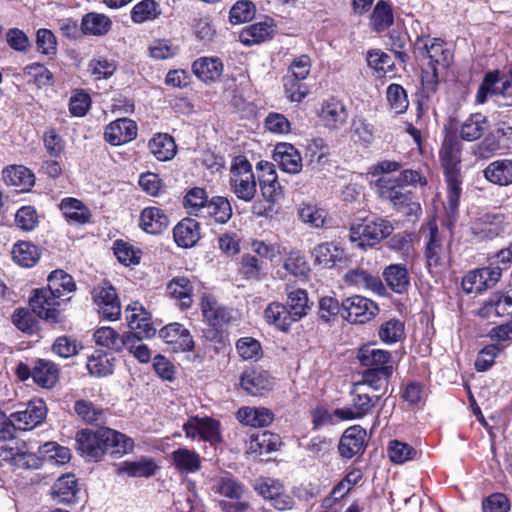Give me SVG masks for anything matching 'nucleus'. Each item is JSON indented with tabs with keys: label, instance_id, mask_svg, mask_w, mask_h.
<instances>
[{
	"label": "nucleus",
	"instance_id": "f257e3e1",
	"mask_svg": "<svg viewBox=\"0 0 512 512\" xmlns=\"http://www.w3.org/2000/svg\"><path fill=\"white\" fill-rule=\"evenodd\" d=\"M76 448L82 456L98 461L105 452L123 455L131 451L134 442L125 434L111 428H100L96 431L82 429L76 434Z\"/></svg>",
	"mask_w": 512,
	"mask_h": 512
},
{
	"label": "nucleus",
	"instance_id": "f03ea898",
	"mask_svg": "<svg viewBox=\"0 0 512 512\" xmlns=\"http://www.w3.org/2000/svg\"><path fill=\"white\" fill-rule=\"evenodd\" d=\"M442 167L444 169L448 195L447 202L453 211L458 207L461 195V143L455 136H447L439 152Z\"/></svg>",
	"mask_w": 512,
	"mask_h": 512
},
{
	"label": "nucleus",
	"instance_id": "7ed1b4c3",
	"mask_svg": "<svg viewBox=\"0 0 512 512\" xmlns=\"http://www.w3.org/2000/svg\"><path fill=\"white\" fill-rule=\"evenodd\" d=\"M394 230L387 219L381 217L364 218L350 227L349 239L362 250L372 248L389 237Z\"/></svg>",
	"mask_w": 512,
	"mask_h": 512
},
{
	"label": "nucleus",
	"instance_id": "20e7f679",
	"mask_svg": "<svg viewBox=\"0 0 512 512\" xmlns=\"http://www.w3.org/2000/svg\"><path fill=\"white\" fill-rule=\"evenodd\" d=\"M231 192L245 202H251L257 194V183L251 163L243 156L235 157L229 169Z\"/></svg>",
	"mask_w": 512,
	"mask_h": 512
},
{
	"label": "nucleus",
	"instance_id": "39448f33",
	"mask_svg": "<svg viewBox=\"0 0 512 512\" xmlns=\"http://www.w3.org/2000/svg\"><path fill=\"white\" fill-rule=\"evenodd\" d=\"M423 53L429 58V70H425L422 75V83L429 91H434L438 82V75L441 70H445L452 61V53L445 48V43L439 38H433L423 43L421 48Z\"/></svg>",
	"mask_w": 512,
	"mask_h": 512
},
{
	"label": "nucleus",
	"instance_id": "423d86ee",
	"mask_svg": "<svg viewBox=\"0 0 512 512\" xmlns=\"http://www.w3.org/2000/svg\"><path fill=\"white\" fill-rule=\"evenodd\" d=\"M378 195L389 201L398 210L410 214L420 210V205L413 201L411 192L407 191L397 178L382 176L376 181Z\"/></svg>",
	"mask_w": 512,
	"mask_h": 512
},
{
	"label": "nucleus",
	"instance_id": "0eeeda50",
	"mask_svg": "<svg viewBox=\"0 0 512 512\" xmlns=\"http://www.w3.org/2000/svg\"><path fill=\"white\" fill-rule=\"evenodd\" d=\"M351 406L337 408L334 415L341 420L362 419L372 413L381 395H369L363 384L354 383L350 392Z\"/></svg>",
	"mask_w": 512,
	"mask_h": 512
},
{
	"label": "nucleus",
	"instance_id": "6e6552de",
	"mask_svg": "<svg viewBox=\"0 0 512 512\" xmlns=\"http://www.w3.org/2000/svg\"><path fill=\"white\" fill-rule=\"evenodd\" d=\"M213 490L221 496L234 501H219V506L224 512H244L248 509L249 504L242 501L245 494L244 486L236 480L229 477H221L216 480Z\"/></svg>",
	"mask_w": 512,
	"mask_h": 512
},
{
	"label": "nucleus",
	"instance_id": "1a4fd4ad",
	"mask_svg": "<svg viewBox=\"0 0 512 512\" xmlns=\"http://www.w3.org/2000/svg\"><path fill=\"white\" fill-rule=\"evenodd\" d=\"M94 303L99 314L110 321L118 320L121 315V304L115 288L108 281L99 283L92 292Z\"/></svg>",
	"mask_w": 512,
	"mask_h": 512
},
{
	"label": "nucleus",
	"instance_id": "9d476101",
	"mask_svg": "<svg viewBox=\"0 0 512 512\" xmlns=\"http://www.w3.org/2000/svg\"><path fill=\"white\" fill-rule=\"evenodd\" d=\"M502 270L498 266L469 271L462 279V288L468 294L482 293L493 288L500 280Z\"/></svg>",
	"mask_w": 512,
	"mask_h": 512
},
{
	"label": "nucleus",
	"instance_id": "9b49d317",
	"mask_svg": "<svg viewBox=\"0 0 512 512\" xmlns=\"http://www.w3.org/2000/svg\"><path fill=\"white\" fill-rule=\"evenodd\" d=\"M378 312V306L372 300L355 295L342 302V317L351 323H365Z\"/></svg>",
	"mask_w": 512,
	"mask_h": 512
},
{
	"label": "nucleus",
	"instance_id": "f8f14e48",
	"mask_svg": "<svg viewBox=\"0 0 512 512\" xmlns=\"http://www.w3.org/2000/svg\"><path fill=\"white\" fill-rule=\"evenodd\" d=\"M63 299L56 297V294L48 288L35 289L30 297L29 303L35 314L50 322H57L60 312L58 307Z\"/></svg>",
	"mask_w": 512,
	"mask_h": 512
},
{
	"label": "nucleus",
	"instance_id": "ddd939ff",
	"mask_svg": "<svg viewBox=\"0 0 512 512\" xmlns=\"http://www.w3.org/2000/svg\"><path fill=\"white\" fill-rule=\"evenodd\" d=\"M426 230L428 231V241L425 249L427 267L431 273L438 272L446 266L443 236L440 234L435 220L428 222L424 231Z\"/></svg>",
	"mask_w": 512,
	"mask_h": 512
},
{
	"label": "nucleus",
	"instance_id": "4468645a",
	"mask_svg": "<svg viewBox=\"0 0 512 512\" xmlns=\"http://www.w3.org/2000/svg\"><path fill=\"white\" fill-rule=\"evenodd\" d=\"M254 489L277 510H290L294 506V500L285 493L283 485L278 480L260 478L255 482Z\"/></svg>",
	"mask_w": 512,
	"mask_h": 512
},
{
	"label": "nucleus",
	"instance_id": "2eb2a0df",
	"mask_svg": "<svg viewBox=\"0 0 512 512\" xmlns=\"http://www.w3.org/2000/svg\"><path fill=\"white\" fill-rule=\"evenodd\" d=\"M47 408L43 400L36 399L30 401L24 410H19L11 414V423L14 429L30 430L45 419Z\"/></svg>",
	"mask_w": 512,
	"mask_h": 512
},
{
	"label": "nucleus",
	"instance_id": "dca6fc26",
	"mask_svg": "<svg viewBox=\"0 0 512 512\" xmlns=\"http://www.w3.org/2000/svg\"><path fill=\"white\" fill-rule=\"evenodd\" d=\"M159 337L171 346L174 352H189L194 348V340L190 331L184 325L174 322L159 331Z\"/></svg>",
	"mask_w": 512,
	"mask_h": 512
},
{
	"label": "nucleus",
	"instance_id": "f3484780",
	"mask_svg": "<svg viewBox=\"0 0 512 512\" xmlns=\"http://www.w3.org/2000/svg\"><path fill=\"white\" fill-rule=\"evenodd\" d=\"M356 358L358 359L361 366L366 369H380L382 367L395 369V362L393 360L391 352L376 348L372 344L361 346L357 350Z\"/></svg>",
	"mask_w": 512,
	"mask_h": 512
},
{
	"label": "nucleus",
	"instance_id": "a211bd4d",
	"mask_svg": "<svg viewBox=\"0 0 512 512\" xmlns=\"http://www.w3.org/2000/svg\"><path fill=\"white\" fill-rule=\"evenodd\" d=\"M477 314L482 318L512 315V295L504 291L493 292L478 309Z\"/></svg>",
	"mask_w": 512,
	"mask_h": 512
},
{
	"label": "nucleus",
	"instance_id": "6ab92c4d",
	"mask_svg": "<svg viewBox=\"0 0 512 512\" xmlns=\"http://www.w3.org/2000/svg\"><path fill=\"white\" fill-rule=\"evenodd\" d=\"M366 430L359 425L347 428L339 442V453L342 457L350 459L364 450Z\"/></svg>",
	"mask_w": 512,
	"mask_h": 512
},
{
	"label": "nucleus",
	"instance_id": "aec40b11",
	"mask_svg": "<svg viewBox=\"0 0 512 512\" xmlns=\"http://www.w3.org/2000/svg\"><path fill=\"white\" fill-rule=\"evenodd\" d=\"M137 135L136 123L128 118L111 122L105 129V139L112 145H121L133 140Z\"/></svg>",
	"mask_w": 512,
	"mask_h": 512
},
{
	"label": "nucleus",
	"instance_id": "412c9836",
	"mask_svg": "<svg viewBox=\"0 0 512 512\" xmlns=\"http://www.w3.org/2000/svg\"><path fill=\"white\" fill-rule=\"evenodd\" d=\"M344 282L358 290H369L379 295L385 291V287L378 276L360 268L349 270L344 275Z\"/></svg>",
	"mask_w": 512,
	"mask_h": 512
},
{
	"label": "nucleus",
	"instance_id": "4be33fe9",
	"mask_svg": "<svg viewBox=\"0 0 512 512\" xmlns=\"http://www.w3.org/2000/svg\"><path fill=\"white\" fill-rule=\"evenodd\" d=\"M201 311L207 323L215 328H222L231 319L230 311L211 295H204L202 297Z\"/></svg>",
	"mask_w": 512,
	"mask_h": 512
},
{
	"label": "nucleus",
	"instance_id": "5701e85b",
	"mask_svg": "<svg viewBox=\"0 0 512 512\" xmlns=\"http://www.w3.org/2000/svg\"><path fill=\"white\" fill-rule=\"evenodd\" d=\"M125 315L131 330L143 333L146 338L154 336L156 330L150 322V315L140 303L133 302L128 305Z\"/></svg>",
	"mask_w": 512,
	"mask_h": 512
},
{
	"label": "nucleus",
	"instance_id": "b1692460",
	"mask_svg": "<svg viewBox=\"0 0 512 512\" xmlns=\"http://www.w3.org/2000/svg\"><path fill=\"white\" fill-rule=\"evenodd\" d=\"M347 117L344 104L336 98L324 101L319 112L321 122L329 129H340L345 124Z\"/></svg>",
	"mask_w": 512,
	"mask_h": 512
},
{
	"label": "nucleus",
	"instance_id": "393cba45",
	"mask_svg": "<svg viewBox=\"0 0 512 512\" xmlns=\"http://www.w3.org/2000/svg\"><path fill=\"white\" fill-rule=\"evenodd\" d=\"M273 158L285 172L297 174L302 169L301 155L292 144H277L274 150Z\"/></svg>",
	"mask_w": 512,
	"mask_h": 512
},
{
	"label": "nucleus",
	"instance_id": "a878e982",
	"mask_svg": "<svg viewBox=\"0 0 512 512\" xmlns=\"http://www.w3.org/2000/svg\"><path fill=\"white\" fill-rule=\"evenodd\" d=\"M258 167L263 172L259 177L262 196L268 202L274 203L282 196L281 186L278 182L274 165L269 162H261Z\"/></svg>",
	"mask_w": 512,
	"mask_h": 512
},
{
	"label": "nucleus",
	"instance_id": "bb28decb",
	"mask_svg": "<svg viewBox=\"0 0 512 512\" xmlns=\"http://www.w3.org/2000/svg\"><path fill=\"white\" fill-rule=\"evenodd\" d=\"M240 384L247 393L257 396L269 391L273 382L266 371L247 369L242 373Z\"/></svg>",
	"mask_w": 512,
	"mask_h": 512
},
{
	"label": "nucleus",
	"instance_id": "cd10ccee",
	"mask_svg": "<svg viewBox=\"0 0 512 512\" xmlns=\"http://www.w3.org/2000/svg\"><path fill=\"white\" fill-rule=\"evenodd\" d=\"M274 25L272 19H266L245 27L239 35L241 43L246 46L260 44L272 38Z\"/></svg>",
	"mask_w": 512,
	"mask_h": 512
},
{
	"label": "nucleus",
	"instance_id": "c85d7f7f",
	"mask_svg": "<svg viewBox=\"0 0 512 512\" xmlns=\"http://www.w3.org/2000/svg\"><path fill=\"white\" fill-rule=\"evenodd\" d=\"M394 370L387 367L380 369H366L362 373L360 381L355 382L356 384H363L365 390L371 388L376 392L382 391L385 394L388 390L389 382L392 377Z\"/></svg>",
	"mask_w": 512,
	"mask_h": 512
},
{
	"label": "nucleus",
	"instance_id": "c756f323",
	"mask_svg": "<svg viewBox=\"0 0 512 512\" xmlns=\"http://www.w3.org/2000/svg\"><path fill=\"white\" fill-rule=\"evenodd\" d=\"M285 292L287 295L286 306L291 312V315L294 316V319L299 321L307 315V312L310 309L307 291L287 284Z\"/></svg>",
	"mask_w": 512,
	"mask_h": 512
},
{
	"label": "nucleus",
	"instance_id": "7c9ffc66",
	"mask_svg": "<svg viewBox=\"0 0 512 512\" xmlns=\"http://www.w3.org/2000/svg\"><path fill=\"white\" fill-rule=\"evenodd\" d=\"M174 240L178 246L192 247L200 238V227L197 221L186 218L173 229Z\"/></svg>",
	"mask_w": 512,
	"mask_h": 512
},
{
	"label": "nucleus",
	"instance_id": "2f4dec72",
	"mask_svg": "<svg viewBox=\"0 0 512 512\" xmlns=\"http://www.w3.org/2000/svg\"><path fill=\"white\" fill-rule=\"evenodd\" d=\"M388 287L395 293L402 294L410 286V277L404 264H391L383 271Z\"/></svg>",
	"mask_w": 512,
	"mask_h": 512
},
{
	"label": "nucleus",
	"instance_id": "473e14b6",
	"mask_svg": "<svg viewBox=\"0 0 512 512\" xmlns=\"http://www.w3.org/2000/svg\"><path fill=\"white\" fill-rule=\"evenodd\" d=\"M264 318L268 324L281 331H287L294 322H297L287 306L279 302H272L266 307Z\"/></svg>",
	"mask_w": 512,
	"mask_h": 512
},
{
	"label": "nucleus",
	"instance_id": "72a5a7b5",
	"mask_svg": "<svg viewBox=\"0 0 512 512\" xmlns=\"http://www.w3.org/2000/svg\"><path fill=\"white\" fill-rule=\"evenodd\" d=\"M192 69L203 82H215L222 74L223 64L219 58L201 57L194 61Z\"/></svg>",
	"mask_w": 512,
	"mask_h": 512
},
{
	"label": "nucleus",
	"instance_id": "f704fd0d",
	"mask_svg": "<svg viewBox=\"0 0 512 512\" xmlns=\"http://www.w3.org/2000/svg\"><path fill=\"white\" fill-rule=\"evenodd\" d=\"M193 290V282L185 276L174 277L167 285L168 293L180 302L183 309L191 307Z\"/></svg>",
	"mask_w": 512,
	"mask_h": 512
},
{
	"label": "nucleus",
	"instance_id": "c9c22d12",
	"mask_svg": "<svg viewBox=\"0 0 512 512\" xmlns=\"http://www.w3.org/2000/svg\"><path fill=\"white\" fill-rule=\"evenodd\" d=\"M237 419L246 426L257 428L271 424L274 415L264 407H242L237 412Z\"/></svg>",
	"mask_w": 512,
	"mask_h": 512
},
{
	"label": "nucleus",
	"instance_id": "e433bc0d",
	"mask_svg": "<svg viewBox=\"0 0 512 512\" xmlns=\"http://www.w3.org/2000/svg\"><path fill=\"white\" fill-rule=\"evenodd\" d=\"M47 288L60 297L63 301L69 300V294L76 289V284L71 275L63 270L52 271L47 278Z\"/></svg>",
	"mask_w": 512,
	"mask_h": 512
},
{
	"label": "nucleus",
	"instance_id": "4c0bfd02",
	"mask_svg": "<svg viewBox=\"0 0 512 512\" xmlns=\"http://www.w3.org/2000/svg\"><path fill=\"white\" fill-rule=\"evenodd\" d=\"M169 225L168 217L157 207L145 208L140 216L141 228L149 234H159Z\"/></svg>",
	"mask_w": 512,
	"mask_h": 512
},
{
	"label": "nucleus",
	"instance_id": "58836bf2",
	"mask_svg": "<svg viewBox=\"0 0 512 512\" xmlns=\"http://www.w3.org/2000/svg\"><path fill=\"white\" fill-rule=\"evenodd\" d=\"M484 176L494 184L502 186L512 184V160L502 159L491 162L484 169Z\"/></svg>",
	"mask_w": 512,
	"mask_h": 512
},
{
	"label": "nucleus",
	"instance_id": "ea45409f",
	"mask_svg": "<svg viewBox=\"0 0 512 512\" xmlns=\"http://www.w3.org/2000/svg\"><path fill=\"white\" fill-rule=\"evenodd\" d=\"M78 492L77 480L74 475L66 474L59 477L52 486L51 494L59 503H72Z\"/></svg>",
	"mask_w": 512,
	"mask_h": 512
},
{
	"label": "nucleus",
	"instance_id": "a19ab883",
	"mask_svg": "<svg viewBox=\"0 0 512 512\" xmlns=\"http://www.w3.org/2000/svg\"><path fill=\"white\" fill-rule=\"evenodd\" d=\"M32 378L39 386L52 388L58 380L57 366L49 360L38 359L32 369Z\"/></svg>",
	"mask_w": 512,
	"mask_h": 512
},
{
	"label": "nucleus",
	"instance_id": "79ce46f5",
	"mask_svg": "<svg viewBox=\"0 0 512 512\" xmlns=\"http://www.w3.org/2000/svg\"><path fill=\"white\" fill-rule=\"evenodd\" d=\"M312 255L316 264L332 268L343 258V250L332 242L321 243L314 247Z\"/></svg>",
	"mask_w": 512,
	"mask_h": 512
},
{
	"label": "nucleus",
	"instance_id": "37998d69",
	"mask_svg": "<svg viewBox=\"0 0 512 512\" xmlns=\"http://www.w3.org/2000/svg\"><path fill=\"white\" fill-rule=\"evenodd\" d=\"M488 127L486 116L475 113L470 115L461 125L460 136L463 140L472 142L478 140Z\"/></svg>",
	"mask_w": 512,
	"mask_h": 512
},
{
	"label": "nucleus",
	"instance_id": "c03bdc74",
	"mask_svg": "<svg viewBox=\"0 0 512 512\" xmlns=\"http://www.w3.org/2000/svg\"><path fill=\"white\" fill-rule=\"evenodd\" d=\"M60 209L65 218L75 224H84L89 221L91 214L88 208L75 198H65L60 203Z\"/></svg>",
	"mask_w": 512,
	"mask_h": 512
},
{
	"label": "nucleus",
	"instance_id": "a18cd8bd",
	"mask_svg": "<svg viewBox=\"0 0 512 512\" xmlns=\"http://www.w3.org/2000/svg\"><path fill=\"white\" fill-rule=\"evenodd\" d=\"M149 148L152 154L159 161L171 160L176 154V144L168 134H157L149 141Z\"/></svg>",
	"mask_w": 512,
	"mask_h": 512
},
{
	"label": "nucleus",
	"instance_id": "49530a36",
	"mask_svg": "<svg viewBox=\"0 0 512 512\" xmlns=\"http://www.w3.org/2000/svg\"><path fill=\"white\" fill-rule=\"evenodd\" d=\"M4 180L7 184L19 187L21 191L28 190L34 185V174L24 166H11L4 170Z\"/></svg>",
	"mask_w": 512,
	"mask_h": 512
},
{
	"label": "nucleus",
	"instance_id": "de8ad7c7",
	"mask_svg": "<svg viewBox=\"0 0 512 512\" xmlns=\"http://www.w3.org/2000/svg\"><path fill=\"white\" fill-rule=\"evenodd\" d=\"M157 465L150 459L124 461L117 467V474L126 473L130 477H150L155 474Z\"/></svg>",
	"mask_w": 512,
	"mask_h": 512
},
{
	"label": "nucleus",
	"instance_id": "09e8293b",
	"mask_svg": "<svg viewBox=\"0 0 512 512\" xmlns=\"http://www.w3.org/2000/svg\"><path fill=\"white\" fill-rule=\"evenodd\" d=\"M172 460L177 470L185 473L197 472L201 467L200 456L193 450L179 448L172 453Z\"/></svg>",
	"mask_w": 512,
	"mask_h": 512
},
{
	"label": "nucleus",
	"instance_id": "8fccbe9b",
	"mask_svg": "<svg viewBox=\"0 0 512 512\" xmlns=\"http://www.w3.org/2000/svg\"><path fill=\"white\" fill-rule=\"evenodd\" d=\"M12 258L20 266L32 267L38 262L40 252L31 242L21 241L13 246Z\"/></svg>",
	"mask_w": 512,
	"mask_h": 512
},
{
	"label": "nucleus",
	"instance_id": "3c124183",
	"mask_svg": "<svg viewBox=\"0 0 512 512\" xmlns=\"http://www.w3.org/2000/svg\"><path fill=\"white\" fill-rule=\"evenodd\" d=\"M81 28L85 34L102 36L110 30L111 20L104 14L88 13L82 18Z\"/></svg>",
	"mask_w": 512,
	"mask_h": 512
},
{
	"label": "nucleus",
	"instance_id": "603ef678",
	"mask_svg": "<svg viewBox=\"0 0 512 512\" xmlns=\"http://www.w3.org/2000/svg\"><path fill=\"white\" fill-rule=\"evenodd\" d=\"M378 336L386 344L399 342L405 337L404 323L399 319L391 318L380 325Z\"/></svg>",
	"mask_w": 512,
	"mask_h": 512
},
{
	"label": "nucleus",
	"instance_id": "864d4df0",
	"mask_svg": "<svg viewBox=\"0 0 512 512\" xmlns=\"http://www.w3.org/2000/svg\"><path fill=\"white\" fill-rule=\"evenodd\" d=\"M207 214L212 216L218 223H226L232 216L230 201L223 196L212 197L206 205Z\"/></svg>",
	"mask_w": 512,
	"mask_h": 512
},
{
	"label": "nucleus",
	"instance_id": "5fc2aeb1",
	"mask_svg": "<svg viewBox=\"0 0 512 512\" xmlns=\"http://www.w3.org/2000/svg\"><path fill=\"white\" fill-rule=\"evenodd\" d=\"M502 80L503 77L500 78L499 71L488 72L478 88L476 102L478 104H484L489 96L494 94L501 95L500 89Z\"/></svg>",
	"mask_w": 512,
	"mask_h": 512
},
{
	"label": "nucleus",
	"instance_id": "6e6d98bb",
	"mask_svg": "<svg viewBox=\"0 0 512 512\" xmlns=\"http://www.w3.org/2000/svg\"><path fill=\"white\" fill-rule=\"evenodd\" d=\"M392 8L385 1L380 0L371 15V24L378 31H384L393 24Z\"/></svg>",
	"mask_w": 512,
	"mask_h": 512
},
{
	"label": "nucleus",
	"instance_id": "4d7b16f0",
	"mask_svg": "<svg viewBox=\"0 0 512 512\" xmlns=\"http://www.w3.org/2000/svg\"><path fill=\"white\" fill-rule=\"evenodd\" d=\"M280 445V438L276 434L263 432L254 436L250 442V449L261 454H267L276 451Z\"/></svg>",
	"mask_w": 512,
	"mask_h": 512
},
{
	"label": "nucleus",
	"instance_id": "13d9d810",
	"mask_svg": "<svg viewBox=\"0 0 512 512\" xmlns=\"http://www.w3.org/2000/svg\"><path fill=\"white\" fill-rule=\"evenodd\" d=\"M74 410L76 414L86 423L95 424L103 421V410L97 408L93 403L86 400L75 402Z\"/></svg>",
	"mask_w": 512,
	"mask_h": 512
},
{
	"label": "nucleus",
	"instance_id": "bf43d9fd",
	"mask_svg": "<svg viewBox=\"0 0 512 512\" xmlns=\"http://www.w3.org/2000/svg\"><path fill=\"white\" fill-rule=\"evenodd\" d=\"M255 11V5L252 1H237L230 9L229 20L232 24L247 22L254 17Z\"/></svg>",
	"mask_w": 512,
	"mask_h": 512
},
{
	"label": "nucleus",
	"instance_id": "052dcab7",
	"mask_svg": "<svg viewBox=\"0 0 512 512\" xmlns=\"http://www.w3.org/2000/svg\"><path fill=\"white\" fill-rule=\"evenodd\" d=\"M300 219L311 227L319 228L325 223L326 212L314 205L303 203L298 209Z\"/></svg>",
	"mask_w": 512,
	"mask_h": 512
},
{
	"label": "nucleus",
	"instance_id": "680f3d73",
	"mask_svg": "<svg viewBox=\"0 0 512 512\" xmlns=\"http://www.w3.org/2000/svg\"><path fill=\"white\" fill-rule=\"evenodd\" d=\"M87 369L93 376L106 377L113 373L114 365L106 354H97L89 357Z\"/></svg>",
	"mask_w": 512,
	"mask_h": 512
},
{
	"label": "nucleus",
	"instance_id": "e2e57ef3",
	"mask_svg": "<svg viewBox=\"0 0 512 512\" xmlns=\"http://www.w3.org/2000/svg\"><path fill=\"white\" fill-rule=\"evenodd\" d=\"M114 255L125 266L136 265L140 261V251L135 250L132 245L123 240L115 241Z\"/></svg>",
	"mask_w": 512,
	"mask_h": 512
},
{
	"label": "nucleus",
	"instance_id": "0e129e2a",
	"mask_svg": "<svg viewBox=\"0 0 512 512\" xmlns=\"http://www.w3.org/2000/svg\"><path fill=\"white\" fill-rule=\"evenodd\" d=\"M208 201L205 189L194 187L186 193L184 205L190 214L197 215L199 211L206 208Z\"/></svg>",
	"mask_w": 512,
	"mask_h": 512
},
{
	"label": "nucleus",
	"instance_id": "69168bd1",
	"mask_svg": "<svg viewBox=\"0 0 512 512\" xmlns=\"http://www.w3.org/2000/svg\"><path fill=\"white\" fill-rule=\"evenodd\" d=\"M157 3L154 0H142L131 11V19L135 23H143L157 17Z\"/></svg>",
	"mask_w": 512,
	"mask_h": 512
},
{
	"label": "nucleus",
	"instance_id": "338daca9",
	"mask_svg": "<svg viewBox=\"0 0 512 512\" xmlns=\"http://www.w3.org/2000/svg\"><path fill=\"white\" fill-rule=\"evenodd\" d=\"M24 73L39 87L53 84V74L43 64H29L24 68Z\"/></svg>",
	"mask_w": 512,
	"mask_h": 512
},
{
	"label": "nucleus",
	"instance_id": "774afa93",
	"mask_svg": "<svg viewBox=\"0 0 512 512\" xmlns=\"http://www.w3.org/2000/svg\"><path fill=\"white\" fill-rule=\"evenodd\" d=\"M505 348V345L501 344H490L485 346L477 356L475 361V368L479 372L488 370L494 363L496 356L501 353Z\"/></svg>",
	"mask_w": 512,
	"mask_h": 512
}]
</instances>
